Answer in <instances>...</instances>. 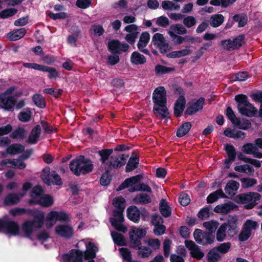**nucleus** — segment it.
I'll return each instance as SVG.
<instances>
[{"label":"nucleus","mask_w":262,"mask_h":262,"mask_svg":"<svg viewBox=\"0 0 262 262\" xmlns=\"http://www.w3.org/2000/svg\"><path fill=\"white\" fill-rule=\"evenodd\" d=\"M77 247L79 249L85 247L86 250L84 254L79 250H72L68 254L62 255L61 262H82L83 258L85 259L94 258L96 252L98 251L97 247L90 239H84L79 241L77 244Z\"/></svg>","instance_id":"f257e3e1"},{"label":"nucleus","mask_w":262,"mask_h":262,"mask_svg":"<svg viewBox=\"0 0 262 262\" xmlns=\"http://www.w3.org/2000/svg\"><path fill=\"white\" fill-rule=\"evenodd\" d=\"M152 100L154 103V111L155 115L161 119L166 118L169 115L166 107V92L163 86L157 88L152 93Z\"/></svg>","instance_id":"f03ea898"},{"label":"nucleus","mask_w":262,"mask_h":262,"mask_svg":"<svg viewBox=\"0 0 262 262\" xmlns=\"http://www.w3.org/2000/svg\"><path fill=\"white\" fill-rule=\"evenodd\" d=\"M125 202L124 199L122 196H118L114 199L113 204L118 209V210L114 211V217L110 219L112 225L117 230L124 233L127 231L126 227L122 224L124 220L122 212L125 208Z\"/></svg>","instance_id":"7ed1b4c3"},{"label":"nucleus","mask_w":262,"mask_h":262,"mask_svg":"<svg viewBox=\"0 0 262 262\" xmlns=\"http://www.w3.org/2000/svg\"><path fill=\"white\" fill-rule=\"evenodd\" d=\"M112 152L113 150L108 149L102 150L99 152L102 166L106 171L113 168L120 167L125 163L126 158L124 155L113 157L111 156Z\"/></svg>","instance_id":"20e7f679"},{"label":"nucleus","mask_w":262,"mask_h":262,"mask_svg":"<svg viewBox=\"0 0 262 262\" xmlns=\"http://www.w3.org/2000/svg\"><path fill=\"white\" fill-rule=\"evenodd\" d=\"M29 213L34 217V220L27 221L22 225V230L27 237H29L36 229L42 227L45 218L44 213L41 211L30 210Z\"/></svg>","instance_id":"39448f33"},{"label":"nucleus","mask_w":262,"mask_h":262,"mask_svg":"<svg viewBox=\"0 0 262 262\" xmlns=\"http://www.w3.org/2000/svg\"><path fill=\"white\" fill-rule=\"evenodd\" d=\"M70 168L74 174L79 176L91 171L93 165L90 160L83 156H80L71 162Z\"/></svg>","instance_id":"423d86ee"},{"label":"nucleus","mask_w":262,"mask_h":262,"mask_svg":"<svg viewBox=\"0 0 262 262\" xmlns=\"http://www.w3.org/2000/svg\"><path fill=\"white\" fill-rule=\"evenodd\" d=\"M43 189L37 186L33 188L31 194L30 202L45 207H49L54 204L53 198L49 194H43Z\"/></svg>","instance_id":"0eeeda50"},{"label":"nucleus","mask_w":262,"mask_h":262,"mask_svg":"<svg viewBox=\"0 0 262 262\" xmlns=\"http://www.w3.org/2000/svg\"><path fill=\"white\" fill-rule=\"evenodd\" d=\"M235 99L238 102V110L242 115L253 117L257 114V109L248 101L246 96L238 95L235 96Z\"/></svg>","instance_id":"6e6552de"},{"label":"nucleus","mask_w":262,"mask_h":262,"mask_svg":"<svg viewBox=\"0 0 262 262\" xmlns=\"http://www.w3.org/2000/svg\"><path fill=\"white\" fill-rule=\"evenodd\" d=\"M69 220V215L66 213L52 210L46 216V226L48 228H51L57 221H68Z\"/></svg>","instance_id":"1a4fd4ad"},{"label":"nucleus","mask_w":262,"mask_h":262,"mask_svg":"<svg viewBox=\"0 0 262 262\" xmlns=\"http://www.w3.org/2000/svg\"><path fill=\"white\" fill-rule=\"evenodd\" d=\"M146 234L145 229L142 227H133L129 232L130 244L134 248L139 247L141 245V239Z\"/></svg>","instance_id":"9d476101"},{"label":"nucleus","mask_w":262,"mask_h":262,"mask_svg":"<svg viewBox=\"0 0 262 262\" xmlns=\"http://www.w3.org/2000/svg\"><path fill=\"white\" fill-rule=\"evenodd\" d=\"M260 195L256 192H249L239 195V202L244 204V207L250 209L253 208L256 204L257 201L260 200Z\"/></svg>","instance_id":"9b49d317"},{"label":"nucleus","mask_w":262,"mask_h":262,"mask_svg":"<svg viewBox=\"0 0 262 262\" xmlns=\"http://www.w3.org/2000/svg\"><path fill=\"white\" fill-rule=\"evenodd\" d=\"M15 87H11L4 93L0 95V106L7 110L12 109L15 104V99L11 95L14 91Z\"/></svg>","instance_id":"f8f14e48"},{"label":"nucleus","mask_w":262,"mask_h":262,"mask_svg":"<svg viewBox=\"0 0 262 262\" xmlns=\"http://www.w3.org/2000/svg\"><path fill=\"white\" fill-rule=\"evenodd\" d=\"M42 181L47 184L60 185L62 181L60 176L55 171H50L48 167L45 168L41 174Z\"/></svg>","instance_id":"ddd939ff"},{"label":"nucleus","mask_w":262,"mask_h":262,"mask_svg":"<svg viewBox=\"0 0 262 262\" xmlns=\"http://www.w3.org/2000/svg\"><path fill=\"white\" fill-rule=\"evenodd\" d=\"M142 178L141 174L126 179L117 188V190L119 191L123 189L128 188V190L130 192L138 191V187L139 183Z\"/></svg>","instance_id":"4468645a"},{"label":"nucleus","mask_w":262,"mask_h":262,"mask_svg":"<svg viewBox=\"0 0 262 262\" xmlns=\"http://www.w3.org/2000/svg\"><path fill=\"white\" fill-rule=\"evenodd\" d=\"M152 41L154 46H156L162 53L167 52L171 49V46L166 42L165 37L161 33H157L154 34Z\"/></svg>","instance_id":"2eb2a0df"},{"label":"nucleus","mask_w":262,"mask_h":262,"mask_svg":"<svg viewBox=\"0 0 262 262\" xmlns=\"http://www.w3.org/2000/svg\"><path fill=\"white\" fill-rule=\"evenodd\" d=\"M193 236L196 242L200 244L206 245L213 242V237L210 234L205 233L200 229H196Z\"/></svg>","instance_id":"dca6fc26"},{"label":"nucleus","mask_w":262,"mask_h":262,"mask_svg":"<svg viewBox=\"0 0 262 262\" xmlns=\"http://www.w3.org/2000/svg\"><path fill=\"white\" fill-rule=\"evenodd\" d=\"M55 233L64 238H70L74 234L73 228L69 224H59L54 229Z\"/></svg>","instance_id":"f3484780"},{"label":"nucleus","mask_w":262,"mask_h":262,"mask_svg":"<svg viewBox=\"0 0 262 262\" xmlns=\"http://www.w3.org/2000/svg\"><path fill=\"white\" fill-rule=\"evenodd\" d=\"M108 49L115 53L126 52L129 49V46L125 42H120L117 40H112L108 42Z\"/></svg>","instance_id":"a211bd4d"},{"label":"nucleus","mask_w":262,"mask_h":262,"mask_svg":"<svg viewBox=\"0 0 262 262\" xmlns=\"http://www.w3.org/2000/svg\"><path fill=\"white\" fill-rule=\"evenodd\" d=\"M185 244L187 248L190 251L192 257L197 259H201L204 257V253L193 242L185 241Z\"/></svg>","instance_id":"6ab92c4d"},{"label":"nucleus","mask_w":262,"mask_h":262,"mask_svg":"<svg viewBox=\"0 0 262 262\" xmlns=\"http://www.w3.org/2000/svg\"><path fill=\"white\" fill-rule=\"evenodd\" d=\"M0 166L17 168L20 169H24L26 167V164L20 159L4 160L0 163Z\"/></svg>","instance_id":"aec40b11"},{"label":"nucleus","mask_w":262,"mask_h":262,"mask_svg":"<svg viewBox=\"0 0 262 262\" xmlns=\"http://www.w3.org/2000/svg\"><path fill=\"white\" fill-rule=\"evenodd\" d=\"M150 39V35L147 32H143L140 37L139 40L137 44L138 48L142 52L145 54H149V51L145 49V47L148 44Z\"/></svg>","instance_id":"412c9836"},{"label":"nucleus","mask_w":262,"mask_h":262,"mask_svg":"<svg viewBox=\"0 0 262 262\" xmlns=\"http://www.w3.org/2000/svg\"><path fill=\"white\" fill-rule=\"evenodd\" d=\"M3 231L9 235H17L19 232L18 224L14 222H8L3 226Z\"/></svg>","instance_id":"4be33fe9"},{"label":"nucleus","mask_w":262,"mask_h":262,"mask_svg":"<svg viewBox=\"0 0 262 262\" xmlns=\"http://www.w3.org/2000/svg\"><path fill=\"white\" fill-rule=\"evenodd\" d=\"M204 104V99L200 98L196 102L190 104L186 111V113L189 115H192L201 110Z\"/></svg>","instance_id":"5701e85b"},{"label":"nucleus","mask_w":262,"mask_h":262,"mask_svg":"<svg viewBox=\"0 0 262 262\" xmlns=\"http://www.w3.org/2000/svg\"><path fill=\"white\" fill-rule=\"evenodd\" d=\"M225 148L228 156V158L225 161V167L228 168L235 159V151L233 146L231 144H226Z\"/></svg>","instance_id":"b1692460"},{"label":"nucleus","mask_w":262,"mask_h":262,"mask_svg":"<svg viewBox=\"0 0 262 262\" xmlns=\"http://www.w3.org/2000/svg\"><path fill=\"white\" fill-rule=\"evenodd\" d=\"M128 218L135 223H138L140 217V212L138 208L135 206H131L127 209Z\"/></svg>","instance_id":"393cba45"},{"label":"nucleus","mask_w":262,"mask_h":262,"mask_svg":"<svg viewBox=\"0 0 262 262\" xmlns=\"http://www.w3.org/2000/svg\"><path fill=\"white\" fill-rule=\"evenodd\" d=\"M242 150L247 154L253 155L254 157L258 158H262V153L259 152L257 147L253 144H245L243 146Z\"/></svg>","instance_id":"a878e982"},{"label":"nucleus","mask_w":262,"mask_h":262,"mask_svg":"<svg viewBox=\"0 0 262 262\" xmlns=\"http://www.w3.org/2000/svg\"><path fill=\"white\" fill-rule=\"evenodd\" d=\"M26 33L25 28H20L14 30L7 34V36L11 41H16L23 37Z\"/></svg>","instance_id":"bb28decb"},{"label":"nucleus","mask_w":262,"mask_h":262,"mask_svg":"<svg viewBox=\"0 0 262 262\" xmlns=\"http://www.w3.org/2000/svg\"><path fill=\"white\" fill-rule=\"evenodd\" d=\"M235 208L236 206L234 204L229 203L216 206L214 208V211L216 213L226 214L234 209Z\"/></svg>","instance_id":"cd10ccee"},{"label":"nucleus","mask_w":262,"mask_h":262,"mask_svg":"<svg viewBox=\"0 0 262 262\" xmlns=\"http://www.w3.org/2000/svg\"><path fill=\"white\" fill-rule=\"evenodd\" d=\"M185 103L186 101L184 97L180 96L178 99L174 107V113L176 116L180 117L181 116L185 107Z\"/></svg>","instance_id":"c85d7f7f"},{"label":"nucleus","mask_w":262,"mask_h":262,"mask_svg":"<svg viewBox=\"0 0 262 262\" xmlns=\"http://www.w3.org/2000/svg\"><path fill=\"white\" fill-rule=\"evenodd\" d=\"M187 32V29L183 25L176 24L170 26L168 31V34L170 36H172V34H185Z\"/></svg>","instance_id":"c756f323"},{"label":"nucleus","mask_w":262,"mask_h":262,"mask_svg":"<svg viewBox=\"0 0 262 262\" xmlns=\"http://www.w3.org/2000/svg\"><path fill=\"white\" fill-rule=\"evenodd\" d=\"M41 134V128L36 125L31 130L28 141L31 144H35L38 140Z\"/></svg>","instance_id":"7c9ffc66"},{"label":"nucleus","mask_w":262,"mask_h":262,"mask_svg":"<svg viewBox=\"0 0 262 262\" xmlns=\"http://www.w3.org/2000/svg\"><path fill=\"white\" fill-rule=\"evenodd\" d=\"M224 135L229 138L234 139H244L245 134L240 130H237L235 129H231L230 128H227L224 132Z\"/></svg>","instance_id":"2f4dec72"},{"label":"nucleus","mask_w":262,"mask_h":262,"mask_svg":"<svg viewBox=\"0 0 262 262\" xmlns=\"http://www.w3.org/2000/svg\"><path fill=\"white\" fill-rule=\"evenodd\" d=\"M131 62L136 65L143 64L146 62L145 57L138 52H134L130 56Z\"/></svg>","instance_id":"473e14b6"},{"label":"nucleus","mask_w":262,"mask_h":262,"mask_svg":"<svg viewBox=\"0 0 262 262\" xmlns=\"http://www.w3.org/2000/svg\"><path fill=\"white\" fill-rule=\"evenodd\" d=\"M191 53L192 51L189 48H186L182 50L171 52L167 55V57L171 58H180L189 55L191 54Z\"/></svg>","instance_id":"72a5a7b5"},{"label":"nucleus","mask_w":262,"mask_h":262,"mask_svg":"<svg viewBox=\"0 0 262 262\" xmlns=\"http://www.w3.org/2000/svg\"><path fill=\"white\" fill-rule=\"evenodd\" d=\"M239 187V184L233 180L229 181L225 188V190L226 193L229 195H233L235 192L238 190Z\"/></svg>","instance_id":"f704fd0d"},{"label":"nucleus","mask_w":262,"mask_h":262,"mask_svg":"<svg viewBox=\"0 0 262 262\" xmlns=\"http://www.w3.org/2000/svg\"><path fill=\"white\" fill-rule=\"evenodd\" d=\"M159 209L161 213L164 217H167L171 215V208L164 199L161 200L160 203Z\"/></svg>","instance_id":"c9c22d12"},{"label":"nucleus","mask_w":262,"mask_h":262,"mask_svg":"<svg viewBox=\"0 0 262 262\" xmlns=\"http://www.w3.org/2000/svg\"><path fill=\"white\" fill-rule=\"evenodd\" d=\"M175 70L174 67H168L161 64H157L155 66V72L157 76H160L170 73Z\"/></svg>","instance_id":"e433bc0d"},{"label":"nucleus","mask_w":262,"mask_h":262,"mask_svg":"<svg viewBox=\"0 0 262 262\" xmlns=\"http://www.w3.org/2000/svg\"><path fill=\"white\" fill-rule=\"evenodd\" d=\"M133 201L136 204H148L151 202V199L148 194L141 193L137 194Z\"/></svg>","instance_id":"4c0bfd02"},{"label":"nucleus","mask_w":262,"mask_h":262,"mask_svg":"<svg viewBox=\"0 0 262 262\" xmlns=\"http://www.w3.org/2000/svg\"><path fill=\"white\" fill-rule=\"evenodd\" d=\"M222 257L221 254L216 248L212 249L208 253L207 258L210 262H215L220 260Z\"/></svg>","instance_id":"58836bf2"},{"label":"nucleus","mask_w":262,"mask_h":262,"mask_svg":"<svg viewBox=\"0 0 262 262\" xmlns=\"http://www.w3.org/2000/svg\"><path fill=\"white\" fill-rule=\"evenodd\" d=\"M224 20V17L222 14H214L211 16L210 24L213 27H217L221 26Z\"/></svg>","instance_id":"ea45409f"},{"label":"nucleus","mask_w":262,"mask_h":262,"mask_svg":"<svg viewBox=\"0 0 262 262\" xmlns=\"http://www.w3.org/2000/svg\"><path fill=\"white\" fill-rule=\"evenodd\" d=\"M139 163V159L135 155H132L126 167V171L129 172L137 168Z\"/></svg>","instance_id":"a19ab883"},{"label":"nucleus","mask_w":262,"mask_h":262,"mask_svg":"<svg viewBox=\"0 0 262 262\" xmlns=\"http://www.w3.org/2000/svg\"><path fill=\"white\" fill-rule=\"evenodd\" d=\"M225 194L221 189H219L213 193H210L207 197V202L209 203H212L217 201L220 198L224 197Z\"/></svg>","instance_id":"79ce46f5"},{"label":"nucleus","mask_w":262,"mask_h":262,"mask_svg":"<svg viewBox=\"0 0 262 262\" xmlns=\"http://www.w3.org/2000/svg\"><path fill=\"white\" fill-rule=\"evenodd\" d=\"M243 227L252 233V231L258 227V223L252 220H247L244 224Z\"/></svg>","instance_id":"37998d69"},{"label":"nucleus","mask_w":262,"mask_h":262,"mask_svg":"<svg viewBox=\"0 0 262 262\" xmlns=\"http://www.w3.org/2000/svg\"><path fill=\"white\" fill-rule=\"evenodd\" d=\"M162 8L165 10H179L180 8L179 4L170 1H163L161 4Z\"/></svg>","instance_id":"c03bdc74"},{"label":"nucleus","mask_w":262,"mask_h":262,"mask_svg":"<svg viewBox=\"0 0 262 262\" xmlns=\"http://www.w3.org/2000/svg\"><path fill=\"white\" fill-rule=\"evenodd\" d=\"M227 224H223L219 228L216 232V239L219 242L223 241L226 236Z\"/></svg>","instance_id":"a18cd8bd"},{"label":"nucleus","mask_w":262,"mask_h":262,"mask_svg":"<svg viewBox=\"0 0 262 262\" xmlns=\"http://www.w3.org/2000/svg\"><path fill=\"white\" fill-rule=\"evenodd\" d=\"M24 150L23 146L19 144H13L7 149V153L11 155H16L21 152Z\"/></svg>","instance_id":"49530a36"},{"label":"nucleus","mask_w":262,"mask_h":262,"mask_svg":"<svg viewBox=\"0 0 262 262\" xmlns=\"http://www.w3.org/2000/svg\"><path fill=\"white\" fill-rule=\"evenodd\" d=\"M144 243L150 247L152 250H156L159 249L161 243L158 239L149 238L144 240Z\"/></svg>","instance_id":"de8ad7c7"},{"label":"nucleus","mask_w":262,"mask_h":262,"mask_svg":"<svg viewBox=\"0 0 262 262\" xmlns=\"http://www.w3.org/2000/svg\"><path fill=\"white\" fill-rule=\"evenodd\" d=\"M203 226L210 233L215 231L219 226V223L214 221H210L203 223Z\"/></svg>","instance_id":"09e8293b"},{"label":"nucleus","mask_w":262,"mask_h":262,"mask_svg":"<svg viewBox=\"0 0 262 262\" xmlns=\"http://www.w3.org/2000/svg\"><path fill=\"white\" fill-rule=\"evenodd\" d=\"M191 124L189 122L184 123L178 130L177 136L181 137L185 135L190 130Z\"/></svg>","instance_id":"8fccbe9b"},{"label":"nucleus","mask_w":262,"mask_h":262,"mask_svg":"<svg viewBox=\"0 0 262 262\" xmlns=\"http://www.w3.org/2000/svg\"><path fill=\"white\" fill-rule=\"evenodd\" d=\"M17 12V9L14 8L6 9L0 12V17L3 19L7 18L13 16Z\"/></svg>","instance_id":"3c124183"},{"label":"nucleus","mask_w":262,"mask_h":262,"mask_svg":"<svg viewBox=\"0 0 262 262\" xmlns=\"http://www.w3.org/2000/svg\"><path fill=\"white\" fill-rule=\"evenodd\" d=\"M26 135V131L24 128L19 127L11 134V137L14 139H23Z\"/></svg>","instance_id":"603ef678"},{"label":"nucleus","mask_w":262,"mask_h":262,"mask_svg":"<svg viewBox=\"0 0 262 262\" xmlns=\"http://www.w3.org/2000/svg\"><path fill=\"white\" fill-rule=\"evenodd\" d=\"M234 20L238 23V26L242 27L244 26L247 23L248 17L245 14H241L234 16Z\"/></svg>","instance_id":"864d4df0"},{"label":"nucleus","mask_w":262,"mask_h":262,"mask_svg":"<svg viewBox=\"0 0 262 262\" xmlns=\"http://www.w3.org/2000/svg\"><path fill=\"white\" fill-rule=\"evenodd\" d=\"M112 237L115 243L118 245H123L125 244V239L123 236L116 232H112Z\"/></svg>","instance_id":"5fc2aeb1"},{"label":"nucleus","mask_w":262,"mask_h":262,"mask_svg":"<svg viewBox=\"0 0 262 262\" xmlns=\"http://www.w3.org/2000/svg\"><path fill=\"white\" fill-rule=\"evenodd\" d=\"M33 100L34 103L40 108H43L46 106L44 98L39 94H35L33 96Z\"/></svg>","instance_id":"6e6d98bb"},{"label":"nucleus","mask_w":262,"mask_h":262,"mask_svg":"<svg viewBox=\"0 0 262 262\" xmlns=\"http://www.w3.org/2000/svg\"><path fill=\"white\" fill-rule=\"evenodd\" d=\"M138 247V254L142 257H147L152 253V250L148 247L145 246H141Z\"/></svg>","instance_id":"4d7b16f0"},{"label":"nucleus","mask_w":262,"mask_h":262,"mask_svg":"<svg viewBox=\"0 0 262 262\" xmlns=\"http://www.w3.org/2000/svg\"><path fill=\"white\" fill-rule=\"evenodd\" d=\"M92 33L96 36H101L104 33V29L102 26L98 24H95L91 27Z\"/></svg>","instance_id":"13d9d810"},{"label":"nucleus","mask_w":262,"mask_h":262,"mask_svg":"<svg viewBox=\"0 0 262 262\" xmlns=\"http://www.w3.org/2000/svg\"><path fill=\"white\" fill-rule=\"evenodd\" d=\"M20 197L17 194H10L8 195L5 200V203L6 205H10L19 202Z\"/></svg>","instance_id":"bf43d9fd"},{"label":"nucleus","mask_w":262,"mask_h":262,"mask_svg":"<svg viewBox=\"0 0 262 262\" xmlns=\"http://www.w3.org/2000/svg\"><path fill=\"white\" fill-rule=\"evenodd\" d=\"M156 24L159 26L166 28L169 25V21L167 17L163 16H160L155 19Z\"/></svg>","instance_id":"052dcab7"},{"label":"nucleus","mask_w":262,"mask_h":262,"mask_svg":"<svg viewBox=\"0 0 262 262\" xmlns=\"http://www.w3.org/2000/svg\"><path fill=\"white\" fill-rule=\"evenodd\" d=\"M196 23L195 18L192 16H188L183 17V23L187 28H191L195 25Z\"/></svg>","instance_id":"680f3d73"},{"label":"nucleus","mask_w":262,"mask_h":262,"mask_svg":"<svg viewBox=\"0 0 262 262\" xmlns=\"http://www.w3.org/2000/svg\"><path fill=\"white\" fill-rule=\"evenodd\" d=\"M31 115L32 113L30 110L23 111L19 114V120L21 122H27L30 120Z\"/></svg>","instance_id":"e2e57ef3"},{"label":"nucleus","mask_w":262,"mask_h":262,"mask_svg":"<svg viewBox=\"0 0 262 262\" xmlns=\"http://www.w3.org/2000/svg\"><path fill=\"white\" fill-rule=\"evenodd\" d=\"M235 171L239 172L251 173L253 171L251 166L247 164L236 166L234 168Z\"/></svg>","instance_id":"0e129e2a"},{"label":"nucleus","mask_w":262,"mask_h":262,"mask_svg":"<svg viewBox=\"0 0 262 262\" xmlns=\"http://www.w3.org/2000/svg\"><path fill=\"white\" fill-rule=\"evenodd\" d=\"M231 244L230 243H224L215 248L223 256L229 250Z\"/></svg>","instance_id":"69168bd1"},{"label":"nucleus","mask_w":262,"mask_h":262,"mask_svg":"<svg viewBox=\"0 0 262 262\" xmlns=\"http://www.w3.org/2000/svg\"><path fill=\"white\" fill-rule=\"evenodd\" d=\"M242 186L244 188L251 187L256 183V180L251 178H243L241 179Z\"/></svg>","instance_id":"338daca9"},{"label":"nucleus","mask_w":262,"mask_h":262,"mask_svg":"<svg viewBox=\"0 0 262 262\" xmlns=\"http://www.w3.org/2000/svg\"><path fill=\"white\" fill-rule=\"evenodd\" d=\"M251 233L243 227L238 235V239L241 242L247 241L251 236Z\"/></svg>","instance_id":"774afa93"}]
</instances>
